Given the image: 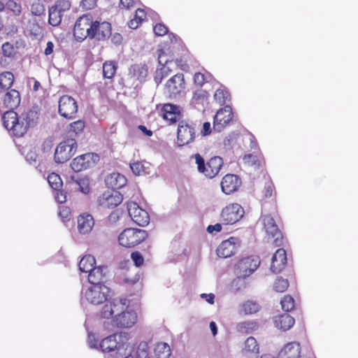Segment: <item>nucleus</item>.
<instances>
[{
    "mask_svg": "<svg viewBox=\"0 0 358 358\" xmlns=\"http://www.w3.org/2000/svg\"><path fill=\"white\" fill-rule=\"evenodd\" d=\"M208 94L206 90L197 89L193 92L192 97L190 101V104L194 107L203 106L205 103L207 102Z\"/></svg>",
    "mask_w": 358,
    "mask_h": 358,
    "instance_id": "obj_31",
    "label": "nucleus"
},
{
    "mask_svg": "<svg viewBox=\"0 0 358 358\" xmlns=\"http://www.w3.org/2000/svg\"><path fill=\"white\" fill-rule=\"evenodd\" d=\"M76 188H78L82 193L87 194L90 191L88 180L85 178H81L76 180Z\"/></svg>",
    "mask_w": 358,
    "mask_h": 358,
    "instance_id": "obj_49",
    "label": "nucleus"
},
{
    "mask_svg": "<svg viewBox=\"0 0 358 358\" xmlns=\"http://www.w3.org/2000/svg\"><path fill=\"white\" fill-rule=\"evenodd\" d=\"M93 18L90 15H83L76 22L73 35L77 41H82L86 38H94Z\"/></svg>",
    "mask_w": 358,
    "mask_h": 358,
    "instance_id": "obj_6",
    "label": "nucleus"
},
{
    "mask_svg": "<svg viewBox=\"0 0 358 358\" xmlns=\"http://www.w3.org/2000/svg\"><path fill=\"white\" fill-rule=\"evenodd\" d=\"M212 131L211 125L209 122H206L203 124L202 129L201 130V134L203 136L209 135Z\"/></svg>",
    "mask_w": 358,
    "mask_h": 358,
    "instance_id": "obj_58",
    "label": "nucleus"
},
{
    "mask_svg": "<svg viewBox=\"0 0 358 358\" xmlns=\"http://www.w3.org/2000/svg\"><path fill=\"white\" fill-rule=\"evenodd\" d=\"M234 117L232 108L229 105L219 109L214 115L213 129L217 132L222 131L231 122Z\"/></svg>",
    "mask_w": 358,
    "mask_h": 358,
    "instance_id": "obj_12",
    "label": "nucleus"
},
{
    "mask_svg": "<svg viewBox=\"0 0 358 358\" xmlns=\"http://www.w3.org/2000/svg\"><path fill=\"white\" fill-rule=\"evenodd\" d=\"M155 354L157 358H169L171 355V348L166 343H158L155 348Z\"/></svg>",
    "mask_w": 358,
    "mask_h": 358,
    "instance_id": "obj_37",
    "label": "nucleus"
},
{
    "mask_svg": "<svg viewBox=\"0 0 358 358\" xmlns=\"http://www.w3.org/2000/svg\"><path fill=\"white\" fill-rule=\"evenodd\" d=\"M258 328V323L253 320L241 322L236 325L237 331L241 334H251L257 331Z\"/></svg>",
    "mask_w": 358,
    "mask_h": 358,
    "instance_id": "obj_33",
    "label": "nucleus"
},
{
    "mask_svg": "<svg viewBox=\"0 0 358 358\" xmlns=\"http://www.w3.org/2000/svg\"><path fill=\"white\" fill-rule=\"evenodd\" d=\"M278 358H304L301 356L300 344L291 342L286 344L279 352Z\"/></svg>",
    "mask_w": 358,
    "mask_h": 358,
    "instance_id": "obj_22",
    "label": "nucleus"
},
{
    "mask_svg": "<svg viewBox=\"0 0 358 358\" xmlns=\"http://www.w3.org/2000/svg\"><path fill=\"white\" fill-rule=\"evenodd\" d=\"M106 268L103 266H95L92 267V270H90L87 273L88 274V281L90 285H95V284H103L101 280H103L104 275L103 272V269Z\"/></svg>",
    "mask_w": 358,
    "mask_h": 358,
    "instance_id": "obj_32",
    "label": "nucleus"
},
{
    "mask_svg": "<svg viewBox=\"0 0 358 358\" xmlns=\"http://www.w3.org/2000/svg\"><path fill=\"white\" fill-rule=\"evenodd\" d=\"M287 262L286 252L284 249L280 248L276 250L272 257L271 271L273 273H280L285 267Z\"/></svg>",
    "mask_w": 358,
    "mask_h": 358,
    "instance_id": "obj_23",
    "label": "nucleus"
},
{
    "mask_svg": "<svg viewBox=\"0 0 358 358\" xmlns=\"http://www.w3.org/2000/svg\"><path fill=\"white\" fill-rule=\"evenodd\" d=\"M154 32L157 36H164L168 33V28L162 23L157 24L153 28Z\"/></svg>",
    "mask_w": 358,
    "mask_h": 358,
    "instance_id": "obj_53",
    "label": "nucleus"
},
{
    "mask_svg": "<svg viewBox=\"0 0 358 358\" xmlns=\"http://www.w3.org/2000/svg\"><path fill=\"white\" fill-rule=\"evenodd\" d=\"M99 160L98 155L88 152L74 158L71 163V166L75 172H79L92 166Z\"/></svg>",
    "mask_w": 358,
    "mask_h": 358,
    "instance_id": "obj_15",
    "label": "nucleus"
},
{
    "mask_svg": "<svg viewBox=\"0 0 358 358\" xmlns=\"http://www.w3.org/2000/svg\"><path fill=\"white\" fill-rule=\"evenodd\" d=\"M260 264L259 258L257 256H250L241 259L235 266L236 275L235 283L240 282L241 278H248L258 268Z\"/></svg>",
    "mask_w": 358,
    "mask_h": 358,
    "instance_id": "obj_5",
    "label": "nucleus"
},
{
    "mask_svg": "<svg viewBox=\"0 0 358 358\" xmlns=\"http://www.w3.org/2000/svg\"><path fill=\"white\" fill-rule=\"evenodd\" d=\"M31 11L34 15H41L44 11L43 6L38 3H34L31 6Z\"/></svg>",
    "mask_w": 358,
    "mask_h": 358,
    "instance_id": "obj_57",
    "label": "nucleus"
},
{
    "mask_svg": "<svg viewBox=\"0 0 358 358\" xmlns=\"http://www.w3.org/2000/svg\"><path fill=\"white\" fill-rule=\"evenodd\" d=\"M127 299L114 298L104 303L100 311L102 318L110 320L104 322V327L109 331L115 328L129 329L137 322L136 313L128 308Z\"/></svg>",
    "mask_w": 358,
    "mask_h": 358,
    "instance_id": "obj_1",
    "label": "nucleus"
},
{
    "mask_svg": "<svg viewBox=\"0 0 358 358\" xmlns=\"http://www.w3.org/2000/svg\"><path fill=\"white\" fill-rule=\"evenodd\" d=\"M137 358H148V345L146 342H141L136 349Z\"/></svg>",
    "mask_w": 358,
    "mask_h": 358,
    "instance_id": "obj_48",
    "label": "nucleus"
},
{
    "mask_svg": "<svg viewBox=\"0 0 358 358\" xmlns=\"http://www.w3.org/2000/svg\"><path fill=\"white\" fill-rule=\"evenodd\" d=\"M238 239L235 237H230L229 239L222 241L217 249V254L220 257L227 258L232 255L237 248Z\"/></svg>",
    "mask_w": 358,
    "mask_h": 358,
    "instance_id": "obj_19",
    "label": "nucleus"
},
{
    "mask_svg": "<svg viewBox=\"0 0 358 358\" xmlns=\"http://www.w3.org/2000/svg\"><path fill=\"white\" fill-rule=\"evenodd\" d=\"M20 92L15 90L0 92V110L6 108L7 111H13L20 105Z\"/></svg>",
    "mask_w": 358,
    "mask_h": 358,
    "instance_id": "obj_13",
    "label": "nucleus"
},
{
    "mask_svg": "<svg viewBox=\"0 0 358 358\" xmlns=\"http://www.w3.org/2000/svg\"><path fill=\"white\" fill-rule=\"evenodd\" d=\"M246 278H241L240 282L235 283L236 278L232 281L231 287L236 291L238 292L244 289L247 287L246 282L244 281V279Z\"/></svg>",
    "mask_w": 358,
    "mask_h": 358,
    "instance_id": "obj_55",
    "label": "nucleus"
},
{
    "mask_svg": "<svg viewBox=\"0 0 358 358\" xmlns=\"http://www.w3.org/2000/svg\"><path fill=\"white\" fill-rule=\"evenodd\" d=\"M62 13L52 6L49 10L48 22L53 27L59 25L62 22Z\"/></svg>",
    "mask_w": 358,
    "mask_h": 358,
    "instance_id": "obj_38",
    "label": "nucleus"
},
{
    "mask_svg": "<svg viewBox=\"0 0 358 358\" xmlns=\"http://www.w3.org/2000/svg\"><path fill=\"white\" fill-rule=\"evenodd\" d=\"M200 297L204 299L208 303L213 304L215 302V294L213 293L210 294H201Z\"/></svg>",
    "mask_w": 358,
    "mask_h": 358,
    "instance_id": "obj_62",
    "label": "nucleus"
},
{
    "mask_svg": "<svg viewBox=\"0 0 358 358\" xmlns=\"http://www.w3.org/2000/svg\"><path fill=\"white\" fill-rule=\"evenodd\" d=\"M275 192V187L273 182L271 180H268L265 182L264 189L263 191L264 196L265 198H270L272 196Z\"/></svg>",
    "mask_w": 358,
    "mask_h": 358,
    "instance_id": "obj_51",
    "label": "nucleus"
},
{
    "mask_svg": "<svg viewBox=\"0 0 358 358\" xmlns=\"http://www.w3.org/2000/svg\"><path fill=\"white\" fill-rule=\"evenodd\" d=\"M244 350L255 355L259 353V345L254 337L250 336L246 339Z\"/></svg>",
    "mask_w": 358,
    "mask_h": 358,
    "instance_id": "obj_39",
    "label": "nucleus"
},
{
    "mask_svg": "<svg viewBox=\"0 0 358 358\" xmlns=\"http://www.w3.org/2000/svg\"><path fill=\"white\" fill-rule=\"evenodd\" d=\"M59 215L64 219V222L70 219V210L68 208H61L59 209Z\"/></svg>",
    "mask_w": 358,
    "mask_h": 358,
    "instance_id": "obj_61",
    "label": "nucleus"
},
{
    "mask_svg": "<svg viewBox=\"0 0 358 358\" xmlns=\"http://www.w3.org/2000/svg\"><path fill=\"white\" fill-rule=\"evenodd\" d=\"M38 118L39 109L37 106L32 107L20 117L14 111H6L2 117L5 128L17 137L22 136L29 127L36 126Z\"/></svg>",
    "mask_w": 358,
    "mask_h": 358,
    "instance_id": "obj_2",
    "label": "nucleus"
},
{
    "mask_svg": "<svg viewBox=\"0 0 358 358\" xmlns=\"http://www.w3.org/2000/svg\"><path fill=\"white\" fill-rule=\"evenodd\" d=\"M1 51L5 57L10 58H14L17 54L14 49V45L10 42H6L2 45Z\"/></svg>",
    "mask_w": 358,
    "mask_h": 358,
    "instance_id": "obj_41",
    "label": "nucleus"
},
{
    "mask_svg": "<svg viewBox=\"0 0 358 358\" xmlns=\"http://www.w3.org/2000/svg\"><path fill=\"white\" fill-rule=\"evenodd\" d=\"M105 182L108 188L117 189L127 184V179L124 175L114 172L107 176Z\"/></svg>",
    "mask_w": 358,
    "mask_h": 358,
    "instance_id": "obj_26",
    "label": "nucleus"
},
{
    "mask_svg": "<svg viewBox=\"0 0 358 358\" xmlns=\"http://www.w3.org/2000/svg\"><path fill=\"white\" fill-rule=\"evenodd\" d=\"M288 280L281 277L278 278L273 284V289L277 292H283L288 288Z\"/></svg>",
    "mask_w": 358,
    "mask_h": 358,
    "instance_id": "obj_42",
    "label": "nucleus"
},
{
    "mask_svg": "<svg viewBox=\"0 0 358 358\" xmlns=\"http://www.w3.org/2000/svg\"><path fill=\"white\" fill-rule=\"evenodd\" d=\"M127 210L131 220L138 225L145 227L150 222V216L146 210L141 208L137 203L130 202L127 205Z\"/></svg>",
    "mask_w": 358,
    "mask_h": 358,
    "instance_id": "obj_16",
    "label": "nucleus"
},
{
    "mask_svg": "<svg viewBox=\"0 0 358 358\" xmlns=\"http://www.w3.org/2000/svg\"><path fill=\"white\" fill-rule=\"evenodd\" d=\"M122 201V196L118 192L107 191L98 199V203L103 208H113Z\"/></svg>",
    "mask_w": 358,
    "mask_h": 358,
    "instance_id": "obj_18",
    "label": "nucleus"
},
{
    "mask_svg": "<svg viewBox=\"0 0 358 358\" xmlns=\"http://www.w3.org/2000/svg\"><path fill=\"white\" fill-rule=\"evenodd\" d=\"M77 143L74 139H68L61 142L56 148L55 152V161L58 164L67 162L76 153Z\"/></svg>",
    "mask_w": 358,
    "mask_h": 358,
    "instance_id": "obj_9",
    "label": "nucleus"
},
{
    "mask_svg": "<svg viewBox=\"0 0 358 358\" xmlns=\"http://www.w3.org/2000/svg\"><path fill=\"white\" fill-rule=\"evenodd\" d=\"M55 191H56L55 194V200L59 203H64L66 199L65 193L62 191H59V189L55 190Z\"/></svg>",
    "mask_w": 358,
    "mask_h": 358,
    "instance_id": "obj_59",
    "label": "nucleus"
},
{
    "mask_svg": "<svg viewBox=\"0 0 358 358\" xmlns=\"http://www.w3.org/2000/svg\"><path fill=\"white\" fill-rule=\"evenodd\" d=\"M219 85L214 93L213 98L214 101L220 106H223L224 104L229 105L228 103L231 101V94L228 91L227 88L217 83Z\"/></svg>",
    "mask_w": 358,
    "mask_h": 358,
    "instance_id": "obj_29",
    "label": "nucleus"
},
{
    "mask_svg": "<svg viewBox=\"0 0 358 358\" xmlns=\"http://www.w3.org/2000/svg\"><path fill=\"white\" fill-rule=\"evenodd\" d=\"M5 7L13 13L15 16H19L22 13V6L13 0H8Z\"/></svg>",
    "mask_w": 358,
    "mask_h": 358,
    "instance_id": "obj_43",
    "label": "nucleus"
},
{
    "mask_svg": "<svg viewBox=\"0 0 358 358\" xmlns=\"http://www.w3.org/2000/svg\"><path fill=\"white\" fill-rule=\"evenodd\" d=\"M261 220L266 234L274 238L275 246H280L282 243V234L275 222L274 217L271 215H263Z\"/></svg>",
    "mask_w": 358,
    "mask_h": 358,
    "instance_id": "obj_14",
    "label": "nucleus"
},
{
    "mask_svg": "<svg viewBox=\"0 0 358 358\" xmlns=\"http://www.w3.org/2000/svg\"><path fill=\"white\" fill-rule=\"evenodd\" d=\"M71 6V2L69 0H58L52 7L63 15L64 12L70 9Z\"/></svg>",
    "mask_w": 358,
    "mask_h": 358,
    "instance_id": "obj_45",
    "label": "nucleus"
},
{
    "mask_svg": "<svg viewBox=\"0 0 358 358\" xmlns=\"http://www.w3.org/2000/svg\"><path fill=\"white\" fill-rule=\"evenodd\" d=\"M213 80V76L205 69H203V72L195 73L194 76V83L199 86H202L206 83H210Z\"/></svg>",
    "mask_w": 358,
    "mask_h": 358,
    "instance_id": "obj_36",
    "label": "nucleus"
},
{
    "mask_svg": "<svg viewBox=\"0 0 358 358\" xmlns=\"http://www.w3.org/2000/svg\"><path fill=\"white\" fill-rule=\"evenodd\" d=\"M147 237V232L143 229L127 228L118 236L120 245L125 248H131L141 243Z\"/></svg>",
    "mask_w": 358,
    "mask_h": 358,
    "instance_id": "obj_7",
    "label": "nucleus"
},
{
    "mask_svg": "<svg viewBox=\"0 0 358 358\" xmlns=\"http://www.w3.org/2000/svg\"><path fill=\"white\" fill-rule=\"evenodd\" d=\"M93 31L94 32V38L99 41H104L111 35V25L106 21L94 20Z\"/></svg>",
    "mask_w": 358,
    "mask_h": 358,
    "instance_id": "obj_20",
    "label": "nucleus"
},
{
    "mask_svg": "<svg viewBox=\"0 0 358 358\" xmlns=\"http://www.w3.org/2000/svg\"><path fill=\"white\" fill-rule=\"evenodd\" d=\"M261 309L260 304L254 300H246L239 307V313L245 315H253L258 313Z\"/></svg>",
    "mask_w": 358,
    "mask_h": 358,
    "instance_id": "obj_30",
    "label": "nucleus"
},
{
    "mask_svg": "<svg viewBox=\"0 0 358 358\" xmlns=\"http://www.w3.org/2000/svg\"><path fill=\"white\" fill-rule=\"evenodd\" d=\"M127 341V335L123 333L113 334L103 338L99 348L103 352H118L124 348Z\"/></svg>",
    "mask_w": 358,
    "mask_h": 358,
    "instance_id": "obj_8",
    "label": "nucleus"
},
{
    "mask_svg": "<svg viewBox=\"0 0 358 358\" xmlns=\"http://www.w3.org/2000/svg\"><path fill=\"white\" fill-rule=\"evenodd\" d=\"M236 140V135L234 134H230L227 135L224 141L223 144L226 149H230L234 144Z\"/></svg>",
    "mask_w": 358,
    "mask_h": 358,
    "instance_id": "obj_54",
    "label": "nucleus"
},
{
    "mask_svg": "<svg viewBox=\"0 0 358 358\" xmlns=\"http://www.w3.org/2000/svg\"><path fill=\"white\" fill-rule=\"evenodd\" d=\"M48 182L50 186L55 190H58L62 185L60 176L55 173L48 175Z\"/></svg>",
    "mask_w": 358,
    "mask_h": 358,
    "instance_id": "obj_40",
    "label": "nucleus"
},
{
    "mask_svg": "<svg viewBox=\"0 0 358 358\" xmlns=\"http://www.w3.org/2000/svg\"><path fill=\"white\" fill-rule=\"evenodd\" d=\"M78 104L76 101L69 95H63L59 100V113L66 119H73L76 117Z\"/></svg>",
    "mask_w": 358,
    "mask_h": 358,
    "instance_id": "obj_11",
    "label": "nucleus"
},
{
    "mask_svg": "<svg viewBox=\"0 0 358 358\" xmlns=\"http://www.w3.org/2000/svg\"><path fill=\"white\" fill-rule=\"evenodd\" d=\"M244 213V209L240 204L230 203L222 208L220 220L224 224H233L243 217Z\"/></svg>",
    "mask_w": 358,
    "mask_h": 358,
    "instance_id": "obj_10",
    "label": "nucleus"
},
{
    "mask_svg": "<svg viewBox=\"0 0 358 358\" xmlns=\"http://www.w3.org/2000/svg\"><path fill=\"white\" fill-rule=\"evenodd\" d=\"M169 92L173 95L179 94L184 88V76L182 73H176L166 83Z\"/></svg>",
    "mask_w": 358,
    "mask_h": 358,
    "instance_id": "obj_25",
    "label": "nucleus"
},
{
    "mask_svg": "<svg viewBox=\"0 0 358 358\" xmlns=\"http://www.w3.org/2000/svg\"><path fill=\"white\" fill-rule=\"evenodd\" d=\"M177 134L178 145L183 146L194 139L195 129L192 125L181 122L178 125Z\"/></svg>",
    "mask_w": 358,
    "mask_h": 358,
    "instance_id": "obj_17",
    "label": "nucleus"
},
{
    "mask_svg": "<svg viewBox=\"0 0 358 358\" xmlns=\"http://www.w3.org/2000/svg\"><path fill=\"white\" fill-rule=\"evenodd\" d=\"M94 224V219L90 214H82L78 217V229L80 234H86L90 232Z\"/></svg>",
    "mask_w": 358,
    "mask_h": 358,
    "instance_id": "obj_28",
    "label": "nucleus"
},
{
    "mask_svg": "<svg viewBox=\"0 0 358 358\" xmlns=\"http://www.w3.org/2000/svg\"><path fill=\"white\" fill-rule=\"evenodd\" d=\"M14 81V76L10 71H5L0 74V92L10 90Z\"/></svg>",
    "mask_w": 358,
    "mask_h": 358,
    "instance_id": "obj_34",
    "label": "nucleus"
},
{
    "mask_svg": "<svg viewBox=\"0 0 358 358\" xmlns=\"http://www.w3.org/2000/svg\"><path fill=\"white\" fill-rule=\"evenodd\" d=\"M96 260L91 255H85L79 262L78 266L81 272L87 273L95 265Z\"/></svg>",
    "mask_w": 358,
    "mask_h": 358,
    "instance_id": "obj_35",
    "label": "nucleus"
},
{
    "mask_svg": "<svg viewBox=\"0 0 358 358\" xmlns=\"http://www.w3.org/2000/svg\"><path fill=\"white\" fill-rule=\"evenodd\" d=\"M294 317L288 313H283L273 317L275 327L284 331L289 330L294 324Z\"/></svg>",
    "mask_w": 358,
    "mask_h": 358,
    "instance_id": "obj_27",
    "label": "nucleus"
},
{
    "mask_svg": "<svg viewBox=\"0 0 358 358\" xmlns=\"http://www.w3.org/2000/svg\"><path fill=\"white\" fill-rule=\"evenodd\" d=\"M85 127V122L83 120H77L70 124L69 131L76 134L80 133Z\"/></svg>",
    "mask_w": 358,
    "mask_h": 358,
    "instance_id": "obj_50",
    "label": "nucleus"
},
{
    "mask_svg": "<svg viewBox=\"0 0 358 358\" xmlns=\"http://www.w3.org/2000/svg\"><path fill=\"white\" fill-rule=\"evenodd\" d=\"M161 113L163 118L170 123H175L180 117V107L171 103L164 104L162 108Z\"/></svg>",
    "mask_w": 358,
    "mask_h": 358,
    "instance_id": "obj_24",
    "label": "nucleus"
},
{
    "mask_svg": "<svg viewBox=\"0 0 358 358\" xmlns=\"http://www.w3.org/2000/svg\"><path fill=\"white\" fill-rule=\"evenodd\" d=\"M131 258L136 266H140L143 264L144 259L141 254L138 252H133L131 255Z\"/></svg>",
    "mask_w": 358,
    "mask_h": 358,
    "instance_id": "obj_52",
    "label": "nucleus"
},
{
    "mask_svg": "<svg viewBox=\"0 0 358 358\" xmlns=\"http://www.w3.org/2000/svg\"><path fill=\"white\" fill-rule=\"evenodd\" d=\"M194 157L197 164L198 171L209 178L217 176L223 164L222 159L217 156L212 157L206 164L199 154L194 155Z\"/></svg>",
    "mask_w": 358,
    "mask_h": 358,
    "instance_id": "obj_4",
    "label": "nucleus"
},
{
    "mask_svg": "<svg viewBox=\"0 0 358 358\" xmlns=\"http://www.w3.org/2000/svg\"><path fill=\"white\" fill-rule=\"evenodd\" d=\"M122 39V35L119 33H114L111 35V42L116 45H120Z\"/></svg>",
    "mask_w": 358,
    "mask_h": 358,
    "instance_id": "obj_64",
    "label": "nucleus"
},
{
    "mask_svg": "<svg viewBox=\"0 0 358 358\" xmlns=\"http://www.w3.org/2000/svg\"><path fill=\"white\" fill-rule=\"evenodd\" d=\"M130 168L135 175H140L143 172V166L141 162H136L130 164Z\"/></svg>",
    "mask_w": 358,
    "mask_h": 358,
    "instance_id": "obj_56",
    "label": "nucleus"
},
{
    "mask_svg": "<svg viewBox=\"0 0 358 358\" xmlns=\"http://www.w3.org/2000/svg\"><path fill=\"white\" fill-rule=\"evenodd\" d=\"M280 303L282 308L286 312L292 310L294 307V299L289 295L285 296L281 300Z\"/></svg>",
    "mask_w": 358,
    "mask_h": 358,
    "instance_id": "obj_47",
    "label": "nucleus"
},
{
    "mask_svg": "<svg viewBox=\"0 0 358 358\" xmlns=\"http://www.w3.org/2000/svg\"><path fill=\"white\" fill-rule=\"evenodd\" d=\"M96 5V0H83L81 6L86 10L92 9Z\"/></svg>",
    "mask_w": 358,
    "mask_h": 358,
    "instance_id": "obj_60",
    "label": "nucleus"
},
{
    "mask_svg": "<svg viewBox=\"0 0 358 358\" xmlns=\"http://www.w3.org/2000/svg\"><path fill=\"white\" fill-rule=\"evenodd\" d=\"M110 289L104 284L89 285L81 291V303L99 306L110 301Z\"/></svg>",
    "mask_w": 358,
    "mask_h": 358,
    "instance_id": "obj_3",
    "label": "nucleus"
},
{
    "mask_svg": "<svg viewBox=\"0 0 358 358\" xmlns=\"http://www.w3.org/2000/svg\"><path fill=\"white\" fill-rule=\"evenodd\" d=\"M241 180L237 176L227 174L221 182V188L226 194H230L237 190L241 185Z\"/></svg>",
    "mask_w": 358,
    "mask_h": 358,
    "instance_id": "obj_21",
    "label": "nucleus"
},
{
    "mask_svg": "<svg viewBox=\"0 0 358 358\" xmlns=\"http://www.w3.org/2000/svg\"><path fill=\"white\" fill-rule=\"evenodd\" d=\"M13 44L14 45V49L17 53H19L21 50L24 48L25 46V43L22 39H17Z\"/></svg>",
    "mask_w": 358,
    "mask_h": 358,
    "instance_id": "obj_63",
    "label": "nucleus"
},
{
    "mask_svg": "<svg viewBox=\"0 0 358 358\" xmlns=\"http://www.w3.org/2000/svg\"><path fill=\"white\" fill-rule=\"evenodd\" d=\"M243 160L244 164L250 166L259 167L260 166V160L259 157L254 154L245 155L243 157Z\"/></svg>",
    "mask_w": 358,
    "mask_h": 358,
    "instance_id": "obj_44",
    "label": "nucleus"
},
{
    "mask_svg": "<svg viewBox=\"0 0 358 358\" xmlns=\"http://www.w3.org/2000/svg\"><path fill=\"white\" fill-rule=\"evenodd\" d=\"M158 63L162 67L166 65L172 64L173 60L171 59V56L168 55L163 50H158Z\"/></svg>",
    "mask_w": 358,
    "mask_h": 358,
    "instance_id": "obj_46",
    "label": "nucleus"
}]
</instances>
